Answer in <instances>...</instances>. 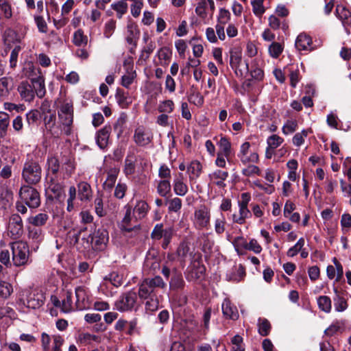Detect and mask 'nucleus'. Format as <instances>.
Masks as SVG:
<instances>
[{
	"mask_svg": "<svg viewBox=\"0 0 351 351\" xmlns=\"http://www.w3.org/2000/svg\"><path fill=\"white\" fill-rule=\"evenodd\" d=\"M45 293L40 289H25L20 292L19 304L27 308L37 309L45 304Z\"/></svg>",
	"mask_w": 351,
	"mask_h": 351,
	"instance_id": "obj_1",
	"label": "nucleus"
},
{
	"mask_svg": "<svg viewBox=\"0 0 351 351\" xmlns=\"http://www.w3.org/2000/svg\"><path fill=\"white\" fill-rule=\"evenodd\" d=\"M12 263L16 267L26 266L32 263L31 252L26 242L18 241L11 244Z\"/></svg>",
	"mask_w": 351,
	"mask_h": 351,
	"instance_id": "obj_2",
	"label": "nucleus"
},
{
	"mask_svg": "<svg viewBox=\"0 0 351 351\" xmlns=\"http://www.w3.org/2000/svg\"><path fill=\"white\" fill-rule=\"evenodd\" d=\"M138 293L133 289L123 293L115 302L114 306L120 312L136 311L141 304L138 301Z\"/></svg>",
	"mask_w": 351,
	"mask_h": 351,
	"instance_id": "obj_3",
	"label": "nucleus"
},
{
	"mask_svg": "<svg viewBox=\"0 0 351 351\" xmlns=\"http://www.w3.org/2000/svg\"><path fill=\"white\" fill-rule=\"evenodd\" d=\"M138 295L140 300H145V306L146 311H155L158 308L159 300L156 294L149 288L147 283L143 279L138 284Z\"/></svg>",
	"mask_w": 351,
	"mask_h": 351,
	"instance_id": "obj_4",
	"label": "nucleus"
},
{
	"mask_svg": "<svg viewBox=\"0 0 351 351\" xmlns=\"http://www.w3.org/2000/svg\"><path fill=\"white\" fill-rule=\"evenodd\" d=\"M42 176V169L38 162L34 160L26 161L23 167L22 178L29 185H35L40 182Z\"/></svg>",
	"mask_w": 351,
	"mask_h": 351,
	"instance_id": "obj_5",
	"label": "nucleus"
},
{
	"mask_svg": "<svg viewBox=\"0 0 351 351\" xmlns=\"http://www.w3.org/2000/svg\"><path fill=\"white\" fill-rule=\"evenodd\" d=\"M19 196L29 208H36L40 205V197L38 191L29 185H24L21 187Z\"/></svg>",
	"mask_w": 351,
	"mask_h": 351,
	"instance_id": "obj_6",
	"label": "nucleus"
},
{
	"mask_svg": "<svg viewBox=\"0 0 351 351\" xmlns=\"http://www.w3.org/2000/svg\"><path fill=\"white\" fill-rule=\"evenodd\" d=\"M206 268L202 261V255L195 254L192 258L191 265L188 267L186 279L189 281L199 279L203 277Z\"/></svg>",
	"mask_w": 351,
	"mask_h": 351,
	"instance_id": "obj_7",
	"label": "nucleus"
},
{
	"mask_svg": "<svg viewBox=\"0 0 351 351\" xmlns=\"http://www.w3.org/2000/svg\"><path fill=\"white\" fill-rule=\"evenodd\" d=\"M108 241V232L105 229H98L87 239L88 247L90 245L94 250H103Z\"/></svg>",
	"mask_w": 351,
	"mask_h": 351,
	"instance_id": "obj_8",
	"label": "nucleus"
},
{
	"mask_svg": "<svg viewBox=\"0 0 351 351\" xmlns=\"http://www.w3.org/2000/svg\"><path fill=\"white\" fill-rule=\"evenodd\" d=\"M250 195L247 193L241 194V200L239 201V215L233 214L232 216V221L238 224H243L245 219L251 215V213L247 208L250 201Z\"/></svg>",
	"mask_w": 351,
	"mask_h": 351,
	"instance_id": "obj_9",
	"label": "nucleus"
},
{
	"mask_svg": "<svg viewBox=\"0 0 351 351\" xmlns=\"http://www.w3.org/2000/svg\"><path fill=\"white\" fill-rule=\"evenodd\" d=\"M154 138L152 131L143 125L138 126L134 132L133 141L139 147H146Z\"/></svg>",
	"mask_w": 351,
	"mask_h": 351,
	"instance_id": "obj_10",
	"label": "nucleus"
},
{
	"mask_svg": "<svg viewBox=\"0 0 351 351\" xmlns=\"http://www.w3.org/2000/svg\"><path fill=\"white\" fill-rule=\"evenodd\" d=\"M23 224L21 216L18 214L12 215L8 225V235L13 239H17L23 235Z\"/></svg>",
	"mask_w": 351,
	"mask_h": 351,
	"instance_id": "obj_11",
	"label": "nucleus"
},
{
	"mask_svg": "<svg viewBox=\"0 0 351 351\" xmlns=\"http://www.w3.org/2000/svg\"><path fill=\"white\" fill-rule=\"evenodd\" d=\"M195 223L198 228H206L210 223V211L206 206H201L194 213Z\"/></svg>",
	"mask_w": 351,
	"mask_h": 351,
	"instance_id": "obj_12",
	"label": "nucleus"
},
{
	"mask_svg": "<svg viewBox=\"0 0 351 351\" xmlns=\"http://www.w3.org/2000/svg\"><path fill=\"white\" fill-rule=\"evenodd\" d=\"M45 180L46 186L53 193L54 197H60L63 194L64 186L58 182V176L47 174Z\"/></svg>",
	"mask_w": 351,
	"mask_h": 351,
	"instance_id": "obj_13",
	"label": "nucleus"
},
{
	"mask_svg": "<svg viewBox=\"0 0 351 351\" xmlns=\"http://www.w3.org/2000/svg\"><path fill=\"white\" fill-rule=\"evenodd\" d=\"M169 289L173 291L183 290L185 287V282L182 273L176 268L172 270V275L169 282Z\"/></svg>",
	"mask_w": 351,
	"mask_h": 351,
	"instance_id": "obj_14",
	"label": "nucleus"
},
{
	"mask_svg": "<svg viewBox=\"0 0 351 351\" xmlns=\"http://www.w3.org/2000/svg\"><path fill=\"white\" fill-rule=\"evenodd\" d=\"M76 308L78 310H84L90 307V302L86 289L82 287L75 289Z\"/></svg>",
	"mask_w": 351,
	"mask_h": 351,
	"instance_id": "obj_15",
	"label": "nucleus"
},
{
	"mask_svg": "<svg viewBox=\"0 0 351 351\" xmlns=\"http://www.w3.org/2000/svg\"><path fill=\"white\" fill-rule=\"evenodd\" d=\"M17 90L22 99L25 101L30 102L34 98V91L32 85L27 81L21 82L17 88Z\"/></svg>",
	"mask_w": 351,
	"mask_h": 351,
	"instance_id": "obj_16",
	"label": "nucleus"
},
{
	"mask_svg": "<svg viewBox=\"0 0 351 351\" xmlns=\"http://www.w3.org/2000/svg\"><path fill=\"white\" fill-rule=\"evenodd\" d=\"M222 313L226 318L233 320H237L239 317L237 307L228 298H226L222 303Z\"/></svg>",
	"mask_w": 351,
	"mask_h": 351,
	"instance_id": "obj_17",
	"label": "nucleus"
},
{
	"mask_svg": "<svg viewBox=\"0 0 351 351\" xmlns=\"http://www.w3.org/2000/svg\"><path fill=\"white\" fill-rule=\"evenodd\" d=\"M30 84L33 88L34 93L39 98H43L46 93L45 85V78L42 75H38L36 77H33L31 79Z\"/></svg>",
	"mask_w": 351,
	"mask_h": 351,
	"instance_id": "obj_18",
	"label": "nucleus"
},
{
	"mask_svg": "<svg viewBox=\"0 0 351 351\" xmlns=\"http://www.w3.org/2000/svg\"><path fill=\"white\" fill-rule=\"evenodd\" d=\"M143 279L156 295L159 289H165L167 287V283L160 276L145 278Z\"/></svg>",
	"mask_w": 351,
	"mask_h": 351,
	"instance_id": "obj_19",
	"label": "nucleus"
},
{
	"mask_svg": "<svg viewBox=\"0 0 351 351\" xmlns=\"http://www.w3.org/2000/svg\"><path fill=\"white\" fill-rule=\"evenodd\" d=\"M139 36L140 31L137 25L134 23L128 24L127 26V43L135 47L139 38Z\"/></svg>",
	"mask_w": 351,
	"mask_h": 351,
	"instance_id": "obj_20",
	"label": "nucleus"
},
{
	"mask_svg": "<svg viewBox=\"0 0 351 351\" xmlns=\"http://www.w3.org/2000/svg\"><path fill=\"white\" fill-rule=\"evenodd\" d=\"M136 158L134 152L130 150L125 159L123 171L126 176L132 175L135 173Z\"/></svg>",
	"mask_w": 351,
	"mask_h": 351,
	"instance_id": "obj_21",
	"label": "nucleus"
},
{
	"mask_svg": "<svg viewBox=\"0 0 351 351\" xmlns=\"http://www.w3.org/2000/svg\"><path fill=\"white\" fill-rule=\"evenodd\" d=\"M13 79L10 77H3L0 78V98L6 99L8 98L11 90H12Z\"/></svg>",
	"mask_w": 351,
	"mask_h": 351,
	"instance_id": "obj_22",
	"label": "nucleus"
},
{
	"mask_svg": "<svg viewBox=\"0 0 351 351\" xmlns=\"http://www.w3.org/2000/svg\"><path fill=\"white\" fill-rule=\"evenodd\" d=\"M184 176L182 173H180L173 180V191L175 193L180 196L185 195L188 192V186L184 182Z\"/></svg>",
	"mask_w": 351,
	"mask_h": 351,
	"instance_id": "obj_23",
	"label": "nucleus"
},
{
	"mask_svg": "<svg viewBox=\"0 0 351 351\" xmlns=\"http://www.w3.org/2000/svg\"><path fill=\"white\" fill-rule=\"evenodd\" d=\"M229 173L228 171H224L220 169H217L213 171L212 173L208 175L210 180L214 181V183L220 188H224L226 184L224 181L228 177Z\"/></svg>",
	"mask_w": 351,
	"mask_h": 351,
	"instance_id": "obj_24",
	"label": "nucleus"
},
{
	"mask_svg": "<svg viewBox=\"0 0 351 351\" xmlns=\"http://www.w3.org/2000/svg\"><path fill=\"white\" fill-rule=\"evenodd\" d=\"M312 40L311 38L305 34H300L295 40V47L299 50H313L314 48L311 47Z\"/></svg>",
	"mask_w": 351,
	"mask_h": 351,
	"instance_id": "obj_25",
	"label": "nucleus"
},
{
	"mask_svg": "<svg viewBox=\"0 0 351 351\" xmlns=\"http://www.w3.org/2000/svg\"><path fill=\"white\" fill-rule=\"evenodd\" d=\"M125 209V213L121 222V230L127 232H130L134 230H138L139 226H134V227L130 226L132 221V207L129 205H126Z\"/></svg>",
	"mask_w": 351,
	"mask_h": 351,
	"instance_id": "obj_26",
	"label": "nucleus"
},
{
	"mask_svg": "<svg viewBox=\"0 0 351 351\" xmlns=\"http://www.w3.org/2000/svg\"><path fill=\"white\" fill-rule=\"evenodd\" d=\"M110 131V126H105L97 132L96 137L97 143L101 149L106 147Z\"/></svg>",
	"mask_w": 351,
	"mask_h": 351,
	"instance_id": "obj_27",
	"label": "nucleus"
},
{
	"mask_svg": "<svg viewBox=\"0 0 351 351\" xmlns=\"http://www.w3.org/2000/svg\"><path fill=\"white\" fill-rule=\"evenodd\" d=\"M60 125L62 127V132L66 135L71 133V125L73 121V114H58Z\"/></svg>",
	"mask_w": 351,
	"mask_h": 351,
	"instance_id": "obj_28",
	"label": "nucleus"
},
{
	"mask_svg": "<svg viewBox=\"0 0 351 351\" xmlns=\"http://www.w3.org/2000/svg\"><path fill=\"white\" fill-rule=\"evenodd\" d=\"M56 113H51L49 114L43 115V122L45 130L51 135L56 137L59 136L58 132L53 131V129L56 125Z\"/></svg>",
	"mask_w": 351,
	"mask_h": 351,
	"instance_id": "obj_29",
	"label": "nucleus"
},
{
	"mask_svg": "<svg viewBox=\"0 0 351 351\" xmlns=\"http://www.w3.org/2000/svg\"><path fill=\"white\" fill-rule=\"evenodd\" d=\"M78 197L81 201L90 200L92 197V189L90 185L86 182H80L77 185Z\"/></svg>",
	"mask_w": 351,
	"mask_h": 351,
	"instance_id": "obj_30",
	"label": "nucleus"
},
{
	"mask_svg": "<svg viewBox=\"0 0 351 351\" xmlns=\"http://www.w3.org/2000/svg\"><path fill=\"white\" fill-rule=\"evenodd\" d=\"M115 98L121 108H128L132 102V98L128 95V93L119 88L117 89Z\"/></svg>",
	"mask_w": 351,
	"mask_h": 351,
	"instance_id": "obj_31",
	"label": "nucleus"
},
{
	"mask_svg": "<svg viewBox=\"0 0 351 351\" xmlns=\"http://www.w3.org/2000/svg\"><path fill=\"white\" fill-rule=\"evenodd\" d=\"M202 166L197 160L192 161L187 167V173L191 181L198 178L202 173Z\"/></svg>",
	"mask_w": 351,
	"mask_h": 351,
	"instance_id": "obj_32",
	"label": "nucleus"
},
{
	"mask_svg": "<svg viewBox=\"0 0 351 351\" xmlns=\"http://www.w3.org/2000/svg\"><path fill=\"white\" fill-rule=\"evenodd\" d=\"M104 280L110 282L115 287H119L123 282V274L119 271H113L106 276Z\"/></svg>",
	"mask_w": 351,
	"mask_h": 351,
	"instance_id": "obj_33",
	"label": "nucleus"
},
{
	"mask_svg": "<svg viewBox=\"0 0 351 351\" xmlns=\"http://www.w3.org/2000/svg\"><path fill=\"white\" fill-rule=\"evenodd\" d=\"M336 15L343 25L351 24V12L342 5H338L336 8Z\"/></svg>",
	"mask_w": 351,
	"mask_h": 351,
	"instance_id": "obj_34",
	"label": "nucleus"
},
{
	"mask_svg": "<svg viewBox=\"0 0 351 351\" xmlns=\"http://www.w3.org/2000/svg\"><path fill=\"white\" fill-rule=\"evenodd\" d=\"M10 122V115L5 112L0 111V138H3L7 135Z\"/></svg>",
	"mask_w": 351,
	"mask_h": 351,
	"instance_id": "obj_35",
	"label": "nucleus"
},
{
	"mask_svg": "<svg viewBox=\"0 0 351 351\" xmlns=\"http://www.w3.org/2000/svg\"><path fill=\"white\" fill-rule=\"evenodd\" d=\"M119 169L117 168H112L108 171L106 180L104 183V189L110 190L114 186Z\"/></svg>",
	"mask_w": 351,
	"mask_h": 351,
	"instance_id": "obj_36",
	"label": "nucleus"
},
{
	"mask_svg": "<svg viewBox=\"0 0 351 351\" xmlns=\"http://www.w3.org/2000/svg\"><path fill=\"white\" fill-rule=\"evenodd\" d=\"M234 245V250L239 255H243L245 254V251L247 250V242L243 237H237L232 241Z\"/></svg>",
	"mask_w": 351,
	"mask_h": 351,
	"instance_id": "obj_37",
	"label": "nucleus"
},
{
	"mask_svg": "<svg viewBox=\"0 0 351 351\" xmlns=\"http://www.w3.org/2000/svg\"><path fill=\"white\" fill-rule=\"evenodd\" d=\"M49 219L47 213H39L35 216H32L28 218V222L33 226L39 227L45 225Z\"/></svg>",
	"mask_w": 351,
	"mask_h": 351,
	"instance_id": "obj_38",
	"label": "nucleus"
},
{
	"mask_svg": "<svg viewBox=\"0 0 351 351\" xmlns=\"http://www.w3.org/2000/svg\"><path fill=\"white\" fill-rule=\"evenodd\" d=\"M208 5L210 6L211 9H214V2L213 0H200L195 8L196 14L204 18L206 16V10Z\"/></svg>",
	"mask_w": 351,
	"mask_h": 351,
	"instance_id": "obj_39",
	"label": "nucleus"
},
{
	"mask_svg": "<svg viewBox=\"0 0 351 351\" xmlns=\"http://www.w3.org/2000/svg\"><path fill=\"white\" fill-rule=\"evenodd\" d=\"M73 43L77 47H84L88 44V37L82 29H78L73 34Z\"/></svg>",
	"mask_w": 351,
	"mask_h": 351,
	"instance_id": "obj_40",
	"label": "nucleus"
},
{
	"mask_svg": "<svg viewBox=\"0 0 351 351\" xmlns=\"http://www.w3.org/2000/svg\"><path fill=\"white\" fill-rule=\"evenodd\" d=\"M271 329V326L268 319L265 318H259L258 320V332L263 336H267Z\"/></svg>",
	"mask_w": 351,
	"mask_h": 351,
	"instance_id": "obj_41",
	"label": "nucleus"
},
{
	"mask_svg": "<svg viewBox=\"0 0 351 351\" xmlns=\"http://www.w3.org/2000/svg\"><path fill=\"white\" fill-rule=\"evenodd\" d=\"M41 118V113L38 110H31L26 113V121L29 127L37 125Z\"/></svg>",
	"mask_w": 351,
	"mask_h": 351,
	"instance_id": "obj_42",
	"label": "nucleus"
},
{
	"mask_svg": "<svg viewBox=\"0 0 351 351\" xmlns=\"http://www.w3.org/2000/svg\"><path fill=\"white\" fill-rule=\"evenodd\" d=\"M171 51L167 47H162L158 51V64L166 66L169 64Z\"/></svg>",
	"mask_w": 351,
	"mask_h": 351,
	"instance_id": "obj_43",
	"label": "nucleus"
},
{
	"mask_svg": "<svg viewBox=\"0 0 351 351\" xmlns=\"http://www.w3.org/2000/svg\"><path fill=\"white\" fill-rule=\"evenodd\" d=\"M317 304L320 310L330 313L332 308V302L328 296L321 295L317 298Z\"/></svg>",
	"mask_w": 351,
	"mask_h": 351,
	"instance_id": "obj_44",
	"label": "nucleus"
},
{
	"mask_svg": "<svg viewBox=\"0 0 351 351\" xmlns=\"http://www.w3.org/2000/svg\"><path fill=\"white\" fill-rule=\"evenodd\" d=\"M28 237L36 243L41 242L44 237L42 229L35 226L28 228Z\"/></svg>",
	"mask_w": 351,
	"mask_h": 351,
	"instance_id": "obj_45",
	"label": "nucleus"
},
{
	"mask_svg": "<svg viewBox=\"0 0 351 351\" xmlns=\"http://www.w3.org/2000/svg\"><path fill=\"white\" fill-rule=\"evenodd\" d=\"M148 210L149 205L145 201H138L134 208V212L137 214L136 218L142 219L145 217Z\"/></svg>",
	"mask_w": 351,
	"mask_h": 351,
	"instance_id": "obj_46",
	"label": "nucleus"
},
{
	"mask_svg": "<svg viewBox=\"0 0 351 351\" xmlns=\"http://www.w3.org/2000/svg\"><path fill=\"white\" fill-rule=\"evenodd\" d=\"M48 173L49 176H58L60 168V162L56 157H51L47 159Z\"/></svg>",
	"mask_w": 351,
	"mask_h": 351,
	"instance_id": "obj_47",
	"label": "nucleus"
},
{
	"mask_svg": "<svg viewBox=\"0 0 351 351\" xmlns=\"http://www.w3.org/2000/svg\"><path fill=\"white\" fill-rule=\"evenodd\" d=\"M334 291L337 294L336 298H334L335 310L338 312L344 311L348 308L346 300L338 294L337 288H334Z\"/></svg>",
	"mask_w": 351,
	"mask_h": 351,
	"instance_id": "obj_48",
	"label": "nucleus"
},
{
	"mask_svg": "<svg viewBox=\"0 0 351 351\" xmlns=\"http://www.w3.org/2000/svg\"><path fill=\"white\" fill-rule=\"evenodd\" d=\"M171 191V184L169 180H161L157 186V192L162 196L165 197Z\"/></svg>",
	"mask_w": 351,
	"mask_h": 351,
	"instance_id": "obj_49",
	"label": "nucleus"
},
{
	"mask_svg": "<svg viewBox=\"0 0 351 351\" xmlns=\"http://www.w3.org/2000/svg\"><path fill=\"white\" fill-rule=\"evenodd\" d=\"M218 145L221 150L222 154L228 158L231 154V143L229 140L226 137L222 136L218 142Z\"/></svg>",
	"mask_w": 351,
	"mask_h": 351,
	"instance_id": "obj_50",
	"label": "nucleus"
},
{
	"mask_svg": "<svg viewBox=\"0 0 351 351\" xmlns=\"http://www.w3.org/2000/svg\"><path fill=\"white\" fill-rule=\"evenodd\" d=\"M18 35L16 32L12 29H8L5 32L4 34V43L5 45H8V48L11 47V43H19Z\"/></svg>",
	"mask_w": 351,
	"mask_h": 351,
	"instance_id": "obj_51",
	"label": "nucleus"
},
{
	"mask_svg": "<svg viewBox=\"0 0 351 351\" xmlns=\"http://www.w3.org/2000/svg\"><path fill=\"white\" fill-rule=\"evenodd\" d=\"M111 8L117 12V16L119 19L122 18L123 15L128 11V4L123 1L112 3Z\"/></svg>",
	"mask_w": 351,
	"mask_h": 351,
	"instance_id": "obj_52",
	"label": "nucleus"
},
{
	"mask_svg": "<svg viewBox=\"0 0 351 351\" xmlns=\"http://www.w3.org/2000/svg\"><path fill=\"white\" fill-rule=\"evenodd\" d=\"M242 57L240 52H231L230 58V64L232 69L235 71L237 75H238L237 70L240 63L241 62Z\"/></svg>",
	"mask_w": 351,
	"mask_h": 351,
	"instance_id": "obj_53",
	"label": "nucleus"
},
{
	"mask_svg": "<svg viewBox=\"0 0 351 351\" xmlns=\"http://www.w3.org/2000/svg\"><path fill=\"white\" fill-rule=\"evenodd\" d=\"M13 291L11 284L8 282L0 280V298H8Z\"/></svg>",
	"mask_w": 351,
	"mask_h": 351,
	"instance_id": "obj_54",
	"label": "nucleus"
},
{
	"mask_svg": "<svg viewBox=\"0 0 351 351\" xmlns=\"http://www.w3.org/2000/svg\"><path fill=\"white\" fill-rule=\"evenodd\" d=\"M238 157L243 165L251 162L257 163L259 160L258 155L256 152L251 153L250 154L238 155Z\"/></svg>",
	"mask_w": 351,
	"mask_h": 351,
	"instance_id": "obj_55",
	"label": "nucleus"
},
{
	"mask_svg": "<svg viewBox=\"0 0 351 351\" xmlns=\"http://www.w3.org/2000/svg\"><path fill=\"white\" fill-rule=\"evenodd\" d=\"M282 51V45L277 42H273L269 47V53L274 58H278Z\"/></svg>",
	"mask_w": 351,
	"mask_h": 351,
	"instance_id": "obj_56",
	"label": "nucleus"
},
{
	"mask_svg": "<svg viewBox=\"0 0 351 351\" xmlns=\"http://www.w3.org/2000/svg\"><path fill=\"white\" fill-rule=\"evenodd\" d=\"M298 128V122L295 120H288L284 124L282 131L285 135L293 133L296 131Z\"/></svg>",
	"mask_w": 351,
	"mask_h": 351,
	"instance_id": "obj_57",
	"label": "nucleus"
},
{
	"mask_svg": "<svg viewBox=\"0 0 351 351\" xmlns=\"http://www.w3.org/2000/svg\"><path fill=\"white\" fill-rule=\"evenodd\" d=\"M226 219L224 215L221 213L220 217L215 221V230L217 234H221L225 231Z\"/></svg>",
	"mask_w": 351,
	"mask_h": 351,
	"instance_id": "obj_58",
	"label": "nucleus"
},
{
	"mask_svg": "<svg viewBox=\"0 0 351 351\" xmlns=\"http://www.w3.org/2000/svg\"><path fill=\"white\" fill-rule=\"evenodd\" d=\"M267 143L269 148L274 150L283 143V138L276 134H273L267 138Z\"/></svg>",
	"mask_w": 351,
	"mask_h": 351,
	"instance_id": "obj_59",
	"label": "nucleus"
},
{
	"mask_svg": "<svg viewBox=\"0 0 351 351\" xmlns=\"http://www.w3.org/2000/svg\"><path fill=\"white\" fill-rule=\"evenodd\" d=\"M136 77V74L135 71H132L131 72H128L127 74L123 75L121 77V85L126 88H129Z\"/></svg>",
	"mask_w": 351,
	"mask_h": 351,
	"instance_id": "obj_60",
	"label": "nucleus"
},
{
	"mask_svg": "<svg viewBox=\"0 0 351 351\" xmlns=\"http://www.w3.org/2000/svg\"><path fill=\"white\" fill-rule=\"evenodd\" d=\"M72 309V293L66 291V298L62 302V310L64 313H69Z\"/></svg>",
	"mask_w": 351,
	"mask_h": 351,
	"instance_id": "obj_61",
	"label": "nucleus"
},
{
	"mask_svg": "<svg viewBox=\"0 0 351 351\" xmlns=\"http://www.w3.org/2000/svg\"><path fill=\"white\" fill-rule=\"evenodd\" d=\"M58 114H73V103L71 101H64L60 105L58 112Z\"/></svg>",
	"mask_w": 351,
	"mask_h": 351,
	"instance_id": "obj_62",
	"label": "nucleus"
},
{
	"mask_svg": "<svg viewBox=\"0 0 351 351\" xmlns=\"http://www.w3.org/2000/svg\"><path fill=\"white\" fill-rule=\"evenodd\" d=\"M165 234V230L163 229L162 223H158L154 228L152 233L151 237L155 240H160L162 239V236Z\"/></svg>",
	"mask_w": 351,
	"mask_h": 351,
	"instance_id": "obj_63",
	"label": "nucleus"
},
{
	"mask_svg": "<svg viewBox=\"0 0 351 351\" xmlns=\"http://www.w3.org/2000/svg\"><path fill=\"white\" fill-rule=\"evenodd\" d=\"M308 130H303L301 132L296 133L293 137V143L295 146H300L304 142V138L308 135Z\"/></svg>",
	"mask_w": 351,
	"mask_h": 351,
	"instance_id": "obj_64",
	"label": "nucleus"
}]
</instances>
